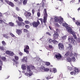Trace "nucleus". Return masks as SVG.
I'll return each mask as SVG.
<instances>
[{"label": "nucleus", "mask_w": 80, "mask_h": 80, "mask_svg": "<svg viewBox=\"0 0 80 80\" xmlns=\"http://www.w3.org/2000/svg\"><path fill=\"white\" fill-rule=\"evenodd\" d=\"M44 17L43 21L42 18H40L39 19V20H40L41 22V25H42L43 27H44L45 25H46V23H47V17H48V15L47 14V9H44Z\"/></svg>", "instance_id": "1"}, {"label": "nucleus", "mask_w": 80, "mask_h": 80, "mask_svg": "<svg viewBox=\"0 0 80 80\" xmlns=\"http://www.w3.org/2000/svg\"><path fill=\"white\" fill-rule=\"evenodd\" d=\"M22 73H24L25 75L28 77H31L33 75V72L31 70H24L22 71Z\"/></svg>", "instance_id": "2"}, {"label": "nucleus", "mask_w": 80, "mask_h": 80, "mask_svg": "<svg viewBox=\"0 0 80 80\" xmlns=\"http://www.w3.org/2000/svg\"><path fill=\"white\" fill-rule=\"evenodd\" d=\"M66 29H68V32H70V33H71L72 35L74 38L75 39H77V36L76 35V34H75V32L72 31V29L71 28L68 27Z\"/></svg>", "instance_id": "3"}, {"label": "nucleus", "mask_w": 80, "mask_h": 80, "mask_svg": "<svg viewBox=\"0 0 80 80\" xmlns=\"http://www.w3.org/2000/svg\"><path fill=\"white\" fill-rule=\"evenodd\" d=\"M32 24V25L33 27L37 28L39 25H40V22H39V21L38 20L37 22L35 21L33 22Z\"/></svg>", "instance_id": "4"}, {"label": "nucleus", "mask_w": 80, "mask_h": 80, "mask_svg": "<svg viewBox=\"0 0 80 80\" xmlns=\"http://www.w3.org/2000/svg\"><path fill=\"white\" fill-rule=\"evenodd\" d=\"M68 41H69L70 43H72L73 45H75L77 44V42L75 40V39L73 38H68Z\"/></svg>", "instance_id": "5"}, {"label": "nucleus", "mask_w": 80, "mask_h": 80, "mask_svg": "<svg viewBox=\"0 0 80 80\" xmlns=\"http://www.w3.org/2000/svg\"><path fill=\"white\" fill-rule=\"evenodd\" d=\"M35 67L32 65H29L27 67V70H35Z\"/></svg>", "instance_id": "6"}, {"label": "nucleus", "mask_w": 80, "mask_h": 80, "mask_svg": "<svg viewBox=\"0 0 80 80\" xmlns=\"http://www.w3.org/2000/svg\"><path fill=\"white\" fill-rule=\"evenodd\" d=\"M59 48L60 50H63L64 48V46L62 43H59L58 44Z\"/></svg>", "instance_id": "7"}, {"label": "nucleus", "mask_w": 80, "mask_h": 80, "mask_svg": "<svg viewBox=\"0 0 80 80\" xmlns=\"http://www.w3.org/2000/svg\"><path fill=\"white\" fill-rule=\"evenodd\" d=\"M53 39L54 40H56V39H58V38L59 34L57 32H54V33L53 34Z\"/></svg>", "instance_id": "8"}, {"label": "nucleus", "mask_w": 80, "mask_h": 80, "mask_svg": "<svg viewBox=\"0 0 80 80\" xmlns=\"http://www.w3.org/2000/svg\"><path fill=\"white\" fill-rule=\"evenodd\" d=\"M68 70H78V68H77V67H70L69 66L68 67Z\"/></svg>", "instance_id": "9"}, {"label": "nucleus", "mask_w": 80, "mask_h": 80, "mask_svg": "<svg viewBox=\"0 0 80 80\" xmlns=\"http://www.w3.org/2000/svg\"><path fill=\"white\" fill-rule=\"evenodd\" d=\"M16 23H17L19 27H23L25 25V23L23 22H21L18 21H16Z\"/></svg>", "instance_id": "10"}, {"label": "nucleus", "mask_w": 80, "mask_h": 80, "mask_svg": "<svg viewBox=\"0 0 80 80\" xmlns=\"http://www.w3.org/2000/svg\"><path fill=\"white\" fill-rule=\"evenodd\" d=\"M55 58H56L58 60H60V59H62V55L60 53L57 54L55 55Z\"/></svg>", "instance_id": "11"}, {"label": "nucleus", "mask_w": 80, "mask_h": 80, "mask_svg": "<svg viewBox=\"0 0 80 80\" xmlns=\"http://www.w3.org/2000/svg\"><path fill=\"white\" fill-rule=\"evenodd\" d=\"M6 53L7 55H8L12 57L14 55V53L12 52L9 51H6Z\"/></svg>", "instance_id": "12"}, {"label": "nucleus", "mask_w": 80, "mask_h": 80, "mask_svg": "<svg viewBox=\"0 0 80 80\" xmlns=\"http://www.w3.org/2000/svg\"><path fill=\"white\" fill-rule=\"evenodd\" d=\"M80 72L79 71H76V70H74L73 72H70V74L71 75H77L78 74V73Z\"/></svg>", "instance_id": "13"}, {"label": "nucleus", "mask_w": 80, "mask_h": 80, "mask_svg": "<svg viewBox=\"0 0 80 80\" xmlns=\"http://www.w3.org/2000/svg\"><path fill=\"white\" fill-rule=\"evenodd\" d=\"M63 19L61 17H60V18H59V21H58V22L60 24L62 23H63Z\"/></svg>", "instance_id": "14"}, {"label": "nucleus", "mask_w": 80, "mask_h": 80, "mask_svg": "<svg viewBox=\"0 0 80 80\" xmlns=\"http://www.w3.org/2000/svg\"><path fill=\"white\" fill-rule=\"evenodd\" d=\"M16 32L17 34L20 35V34L22 33V30L20 29H16Z\"/></svg>", "instance_id": "15"}, {"label": "nucleus", "mask_w": 80, "mask_h": 80, "mask_svg": "<svg viewBox=\"0 0 80 80\" xmlns=\"http://www.w3.org/2000/svg\"><path fill=\"white\" fill-rule=\"evenodd\" d=\"M41 70H49V69L48 68H46L45 67L42 66L41 67Z\"/></svg>", "instance_id": "16"}, {"label": "nucleus", "mask_w": 80, "mask_h": 80, "mask_svg": "<svg viewBox=\"0 0 80 80\" xmlns=\"http://www.w3.org/2000/svg\"><path fill=\"white\" fill-rule=\"evenodd\" d=\"M3 37H4L5 38H7V39L10 38V37L8 36V34H3Z\"/></svg>", "instance_id": "17"}, {"label": "nucleus", "mask_w": 80, "mask_h": 80, "mask_svg": "<svg viewBox=\"0 0 80 80\" xmlns=\"http://www.w3.org/2000/svg\"><path fill=\"white\" fill-rule=\"evenodd\" d=\"M8 4H9V5H10L11 7H13L14 6V4H13V3H12L11 2L8 1Z\"/></svg>", "instance_id": "18"}, {"label": "nucleus", "mask_w": 80, "mask_h": 80, "mask_svg": "<svg viewBox=\"0 0 80 80\" xmlns=\"http://www.w3.org/2000/svg\"><path fill=\"white\" fill-rule=\"evenodd\" d=\"M21 68L22 70H26L27 67L25 66V65L23 64L21 66Z\"/></svg>", "instance_id": "19"}, {"label": "nucleus", "mask_w": 80, "mask_h": 80, "mask_svg": "<svg viewBox=\"0 0 80 80\" xmlns=\"http://www.w3.org/2000/svg\"><path fill=\"white\" fill-rule=\"evenodd\" d=\"M62 24L63 27H65L66 29L69 27L68 25L66 23H64Z\"/></svg>", "instance_id": "20"}, {"label": "nucleus", "mask_w": 80, "mask_h": 80, "mask_svg": "<svg viewBox=\"0 0 80 80\" xmlns=\"http://www.w3.org/2000/svg\"><path fill=\"white\" fill-rule=\"evenodd\" d=\"M70 55V52H68L67 53L65 54V57H68Z\"/></svg>", "instance_id": "21"}, {"label": "nucleus", "mask_w": 80, "mask_h": 80, "mask_svg": "<svg viewBox=\"0 0 80 80\" xmlns=\"http://www.w3.org/2000/svg\"><path fill=\"white\" fill-rule=\"evenodd\" d=\"M28 60L27 57H26L23 58L22 59L23 62H27V61Z\"/></svg>", "instance_id": "22"}, {"label": "nucleus", "mask_w": 80, "mask_h": 80, "mask_svg": "<svg viewBox=\"0 0 80 80\" xmlns=\"http://www.w3.org/2000/svg\"><path fill=\"white\" fill-rule=\"evenodd\" d=\"M55 22H58V21L59 20V18H58L57 17H56L54 18Z\"/></svg>", "instance_id": "23"}, {"label": "nucleus", "mask_w": 80, "mask_h": 80, "mask_svg": "<svg viewBox=\"0 0 80 80\" xmlns=\"http://www.w3.org/2000/svg\"><path fill=\"white\" fill-rule=\"evenodd\" d=\"M68 45L69 47H68V48H70V50H72L73 49V47H72V46L71 44H69Z\"/></svg>", "instance_id": "24"}, {"label": "nucleus", "mask_w": 80, "mask_h": 80, "mask_svg": "<svg viewBox=\"0 0 80 80\" xmlns=\"http://www.w3.org/2000/svg\"><path fill=\"white\" fill-rule=\"evenodd\" d=\"M18 19L19 22H23V19L21 17L18 16Z\"/></svg>", "instance_id": "25"}, {"label": "nucleus", "mask_w": 80, "mask_h": 80, "mask_svg": "<svg viewBox=\"0 0 80 80\" xmlns=\"http://www.w3.org/2000/svg\"><path fill=\"white\" fill-rule=\"evenodd\" d=\"M2 44L3 46H5L7 45V43L5 42L4 41H2Z\"/></svg>", "instance_id": "26"}, {"label": "nucleus", "mask_w": 80, "mask_h": 80, "mask_svg": "<svg viewBox=\"0 0 80 80\" xmlns=\"http://www.w3.org/2000/svg\"><path fill=\"white\" fill-rule=\"evenodd\" d=\"M24 52H25L27 53V54H28L29 53V51L28 50V49H24Z\"/></svg>", "instance_id": "27"}, {"label": "nucleus", "mask_w": 80, "mask_h": 80, "mask_svg": "<svg viewBox=\"0 0 80 80\" xmlns=\"http://www.w3.org/2000/svg\"><path fill=\"white\" fill-rule=\"evenodd\" d=\"M52 43L54 44H58V41H56V40H53L52 41Z\"/></svg>", "instance_id": "28"}, {"label": "nucleus", "mask_w": 80, "mask_h": 80, "mask_svg": "<svg viewBox=\"0 0 80 80\" xmlns=\"http://www.w3.org/2000/svg\"><path fill=\"white\" fill-rule=\"evenodd\" d=\"M9 25L11 27H14V24L12 22H9Z\"/></svg>", "instance_id": "29"}, {"label": "nucleus", "mask_w": 80, "mask_h": 80, "mask_svg": "<svg viewBox=\"0 0 80 80\" xmlns=\"http://www.w3.org/2000/svg\"><path fill=\"white\" fill-rule=\"evenodd\" d=\"M48 40L49 43H51L52 42H53V40L52 39H48Z\"/></svg>", "instance_id": "30"}, {"label": "nucleus", "mask_w": 80, "mask_h": 80, "mask_svg": "<svg viewBox=\"0 0 80 80\" xmlns=\"http://www.w3.org/2000/svg\"><path fill=\"white\" fill-rule=\"evenodd\" d=\"M55 26H56L57 28H58L60 27V25H59V24H58V23H55Z\"/></svg>", "instance_id": "31"}, {"label": "nucleus", "mask_w": 80, "mask_h": 80, "mask_svg": "<svg viewBox=\"0 0 80 80\" xmlns=\"http://www.w3.org/2000/svg\"><path fill=\"white\" fill-rule=\"evenodd\" d=\"M46 65L47 66H49V65H50V63L48 62H46Z\"/></svg>", "instance_id": "32"}, {"label": "nucleus", "mask_w": 80, "mask_h": 80, "mask_svg": "<svg viewBox=\"0 0 80 80\" xmlns=\"http://www.w3.org/2000/svg\"><path fill=\"white\" fill-rule=\"evenodd\" d=\"M25 48L24 49H26V50H28L29 49V46L28 45H26L25 46Z\"/></svg>", "instance_id": "33"}, {"label": "nucleus", "mask_w": 80, "mask_h": 80, "mask_svg": "<svg viewBox=\"0 0 80 80\" xmlns=\"http://www.w3.org/2000/svg\"><path fill=\"white\" fill-rule=\"evenodd\" d=\"M0 50L3 51L4 50V48L3 46H0Z\"/></svg>", "instance_id": "34"}, {"label": "nucleus", "mask_w": 80, "mask_h": 80, "mask_svg": "<svg viewBox=\"0 0 80 80\" xmlns=\"http://www.w3.org/2000/svg\"><path fill=\"white\" fill-rule=\"evenodd\" d=\"M67 37V36H64L62 37V40H66Z\"/></svg>", "instance_id": "35"}, {"label": "nucleus", "mask_w": 80, "mask_h": 80, "mask_svg": "<svg viewBox=\"0 0 80 80\" xmlns=\"http://www.w3.org/2000/svg\"><path fill=\"white\" fill-rule=\"evenodd\" d=\"M27 3V0H24L23 1V4H24V5H26Z\"/></svg>", "instance_id": "36"}, {"label": "nucleus", "mask_w": 80, "mask_h": 80, "mask_svg": "<svg viewBox=\"0 0 80 80\" xmlns=\"http://www.w3.org/2000/svg\"><path fill=\"white\" fill-rule=\"evenodd\" d=\"M72 58V61H73V62H75L76 59H75V57H73Z\"/></svg>", "instance_id": "37"}, {"label": "nucleus", "mask_w": 80, "mask_h": 80, "mask_svg": "<svg viewBox=\"0 0 80 80\" xmlns=\"http://www.w3.org/2000/svg\"><path fill=\"white\" fill-rule=\"evenodd\" d=\"M14 58L16 60H18L19 58L18 57L15 56L14 57Z\"/></svg>", "instance_id": "38"}, {"label": "nucleus", "mask_w": 80, "mask_h": 80, "mask_svg": "<svg viewBox=\"0 0 80 80\" xmlns=\"http://www.w3.org/2000/svg\"><path fill=\"white\" fill-rule=\"evenodd\" d=\"M77 42L80 43V38H78L77 39Z\"/></svg>", "instance_id": "39"}, {"label": "nucleus", "mask_w": 80, "mask_h": 80, "mask_svg": "<svg viewBox=\"0 0 80 80\" xmlns=\"http://www.w3.org/2000/svg\"><path fill=\"white\" fill-rule=\"evenodd\" d=\"M67 60L68 62H71L72 61V59L70 58H68L67 59Z\"/></svg>", "instance_id": "40"}, {"label": "nucleus", "mask_w": 80, "mask_h": 80, "mask_svg": "<svg viewBox=\"0 0 80 80\" xmlns=\"http://www.w3.org/2000/svg\"><path fill=\"white\" fill-rule=\"evenodd\" d=\"M13 62H15V64H18V61H15V60L14 59H13Z\"/></svg>", "instance_id": "41"}, {"label": "nucleus", "mask_w": 80, "mask_h": 80, "mask_svg": "<svg viewBox=\"0 0 80 80\" xmlns=\"http://www.w3.org/2000/svg\"><path fill=\"white\" fill-rule=\"evenodd\" d=\"M25 23L26 24H29L30 23V22L28 21H25Z\"/></svg>", "instance_id": "42"}, {"label": "nucleus", "mask_w": 80, "mask_h": 80, "mask_svg": "<svg viewBox=\"0 0 80 80\" xmlns=\"http://www.w3.org/2000/svg\"><path fill=\"white\" fill-rule=\"evenodd\" d=\"M50 72H52L53 73H55L57 72V70H50Z\"/></svg>", "instance_id": "43"}, {"label": "nucleus", "mask_w": 80, "mask_h": 80, "mask_svg": "<svg viewBox=\"0 0 80 80\" xmlns=\"http://www.w3.org/2000/svg\"><path fill=\"white\" fill-rule=\"evenodd\" d=\"M37 14L38 17H40V12H38Z\"/></svg>", "instance_id": "44"}, {"label": "nucleus", "mask_w": 80, "mask_h": 80, "mask_svg": "<svg viewBox=\"0 0 80 80\" xmlns=\"http://www.w3.org/2000/svg\"><path fill=\"white\" fill-rule=\"evenodd\" d=\"M56 30L57 32H55V33H58L60 32V31L59 30V29H56Z\"/></svg>", "instance_id": "45"}, {"label": "nucleus", "mask_w": 80, "mask_h": 80, "mask_svg": "<svg viewBox=\"0 0 80 80\" xmlns=\"http://www.w3.org/2000/svg\"><path fill=\"white\" fill-rule=\"evenodd\" d=\"M49 48H50V49H52V48H53V46L52 45H49Z\"/></svg>", "instance_id": "46"}, {"label": "nucleus", "mask_w": 80, "mask_h": 80, "mask_svg": "<svg viewBox=\"0 0 80 80\" xmlns=\"http://www.w3.org/2000/svg\"><path fill=\"white\" fill-rule=\"evenodd\" d=\"M10 35H11V36L12 37H15V35H14V34H13V33H10Z\"/></svg>", "instance_id": "47"}, {"label": "nucleus", "mask_w": 80, "mask_h": 80, "mask_svg": "<svg viewBox=\"0 0 80 80\" xmlns=\"http://www.w3.org/2000/svg\"><path fill=\"white\" fill-rule=\"evenodd\" d=\"M25 27H26V28H27L28 29V28H29V26H28V25H26L25 26Z\"/></svg>", "instance_id": "48"}, {"label": "nucleus", "mask_w": 80, "mask_h": 80, "mask_svg": "<svg viewBox=\"0 0 80 80\" xmlns=\"http://www.w3.org/2000/svg\"><path fill=\"white\" fill-rule=\"evenodd\" d=\"M46 34H47V35H49V36H51V34L50 33V32H46Z\"/></svg>", "instance_id": "49"}, {"label": "nucleus", "mask_w": 80, "mask_h": 80, "mask_svg": "<svg viewBox=\"0 0 80 80\" xmlns=\"http://www.w3.org/2000/svg\"><path fill=\"white\" fill-rule=\"evenodd\" d=\"M50 78H51L49 76H48L46 78L47 80H49V79H50Z\"/></svg>", "instance_id": "50"}, {"label": "nucleus", "mask_w": 80, "mask_h": 80, "mask_svg": "<svg viewBox=\"0 0 80 80\" xmlns=\"http://www.w3.org/2000/svg\"><path fill=\"white\" fill-rule=\"evenodd\" d=\"M2 59L3 60H6V58H5V57H3L2 58Z\"/></svg>", "instance_id": "51"}, {"label": "nucleus", "mask_w": 80, "mask_h": 80, "mask_svg": "<svg viewBox=\"0 0 80 80\" xmlns=\"http://www.w3.org/2000/svg\"><path fill=\"white\" fill-rule=\"evenodd\" d=\"M28 16H29V17H30V16H31V13L30 12H28Z\"/></svg>", "instance_id": "52"}, {"label": "nucleus", "mask_w": 80, "mask_h": 80, "mask_svg": "<svg viewBox=\"0 0 80 80\" xmlns=\"http://www.w3.org/2000/svg\"><path fill=\"white\" fill-rule=\"evenodd\" d=\"M19 54L20 56H22V55H23V53H22V52H20L19 53Z\"/></svg>", "instance_id": "53"}, {"label": "nucleus", "mask_w": 80, "mask_h": 80, "mask_svg": "<svg viewBox=\"0 0 80 80\" xmlns=\"http://www.w3.org/2000/svg\"><path fill=\"white\" fill-rule=\"evenodd\" d=\"M32 14H34V13H35V10L33 9L32 10Z\"/></svg>", "instance_id": "54"}, {"label": "nucleus", "mask_w": 80, "mask_h": 80, "mask_svg": "<svg viewBox=\"0 0 80 80\" xmlns=\"http://www.w3.org/2000/svg\"><path fill=\"white\" fill-rule=\"evenodd\" d=\"M2 22H3V20H1L0 19V24L2 23Z\"/></svg>", "instance_id": "55"}, {"label": "nucleus", "mask_w": 80, "mask_h": 80, "mask_svg": "<svg viewBox=\"0 0 80 80\" xmlns=\"http://www.w3.org/2000/svg\"><path fill=\"white\" fill-rule=\"evenodd\" d=\"M72 20L74 21L75 22V18H72Z\"/></svg>", "instance_id": "56"}, {"label": "nucleus", "mask_w": 80, "mask_h": 80, "mask_svg": "<svg viewBox=\"0 0 80 80\" xmlns=\"http://www.w3.org/2000/svg\"><path fill=\"white\" fill-rule=\"evenodd\" d=\"M2 61H1V60H0V65H2Z\"/></svg>", "instance_id": "57"}, {"label": "nucleus", "mask_w": 80, "mask_h": 80, "mask_svg": "<svg viewBox=\"0 0 80 80\" xmlns=\"http://www.w3.org/2000/svg\"><path fill=\"white\" fill-rule=\"evenodd\" d=\"M2 17V13L0 12V17Z\"/></svg>", "instance_id": "58"}, {"label": "nucleus", "mask_w": 80, "mask_h": 80, "mask_svg": "<svg viewBox=\"0 0 80 80\" xmlns=\"http://www.w3.org/2000/svg\"><path fill=\"white\" fill-rule=\"evenodd\" d=\"M72 55H73V53H71L70 54V57H72Z\"/></svg>", "instance_id": "59"}, {"label": "nucleus", "mask_w": 80, "mask_h": 80, "mask_svg": "<svg viewBox=\"0 0 80 80\" xmlns=\"http://www.w3.org/2000/svg\"><path fill=\"white\" fill-rule=\"evenodd\" d=\"M2 66H0V70H2Z\"/></svg>", "instance_id": "60"}, {"label": "nucleus", "mask_w": 80, "mask_h": 80, "mask_svg": "<svg viewBox=\"0 0 80 80\" xmlns=\"http://www.w3.org/2000/svg\"><path fill=\"white\" fill-rule=\"evenodd\" d=\"M16 10H17L18 11V10H19V9L18 8H16Z\"/></svg>", "instance_id": "61"}, {"label": "nucleus", "mask_w": 80, "mask_h": 80, "mask_svg": "<svg viewBox=\"0 0 80 80\" xmlns=\"http://www.w3.org/2000/svg\"><path fill=\"white\" fill-rule=\"evenodd\" d=\"M48 70H44L43 71H41V72H48Z\"/></svg>", "instance_id": "62"}, {"label": "nucleus", "mask_w": 80, "mask_h": 80, "mask_svg": "<svg viewBox=\"0 0 80 80\" xmlns=\"http://www.w3.org/2000/svg\"><path fill=\"white\" fill-rule=\"evenodd\" d=\"M27 30L26 29H24V32H27Z\"/></svg>", "instance_id": "63"}, {"label": "nucleus", "mask_w": 80, "mask_h": 80, "mask_svg": "<svg viewBox=\"0 0 80 80\" xmlns=\"http://www.w3.org/2000/svg\"><path fill=\"white\" fill-rule=\"evenodd\" d=\"M53 70H57V69L55 68H53Z\"/></svg>", "instance_id": "64"}]
</instances>
